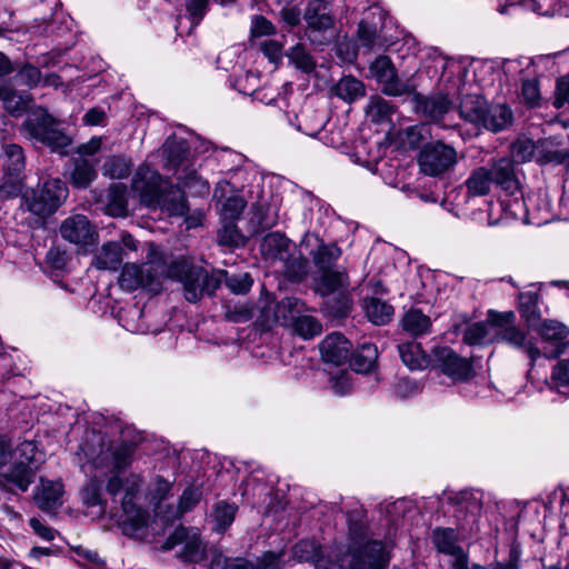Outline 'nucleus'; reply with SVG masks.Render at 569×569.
Returning a JSON list of instances; mask_svg holds the SVG:
<instances>
[{
  "label": "nucleus",
  "mask_w": 569,
  "mask_h": 569,
  "mask_svg": "<svg viewBox=\"0 0 569 569\" xmlns=\"http://www.w3.org/2000/svg\"><path fill=\"white\" fill-rule=\"evenodd\" d=\"M313 565L316 569H346L337 549L321 548L313 559Z\"/></svg>",
  "instance_id": "nucleus-48"
},
{
  "label": "nucleus",
  "mask_w": 569,
  "mask_h": 569,
  "mask_svg": "<svg viewBox=\"0 0 569 569\" xmlns=\"http://www.w3.org/2000/svg\"><path fill=\"white\" fill-rule=\"evenodd\" d=\"M292 328L296 333L306 340L320 335L322 331L321 323L312 316L303 312L300 313Z\"/></svg>",
  "instance_id": "nucleus-47"
},
{
  "label": "nucleus",
  "mask_w": 569,
  "mask_h": 569,
  "mask_svg": "<svg viewBox=\"0 0 569 569\" xmlns=\"http://www.w3.org/2000/svg\"><path fill=\"white\" fill-rule=\"evenodd\" d=\"M127 202L126 187L122 183L111 184L106 197V212L112 217H126Z\"/></svg>",
  "instance_id": "nucleus-31"
},
{
  "label": "nucleus",
  "mask_w": 569,
  "mask_h": 569,
  "mask_svg": "<svg viewBox=\"0 0 569 569\" xmlns=\"http://www.w3.org/2000/svg\"><path fill=\"white\" fill-rule=\"evenodd\" d=\"M493 184L492 172L486 167H479L471 171L465 181L468 196L483 197L490 192Z\"/></svg>",
  "instance_id": "nucleus-29"
},
{
  "label": "nucleus",
  "mask_w": 569,
  "mask_h": 569,
  "mask_svg": "<svg viewBox=\"0 0 569 569\" xmlns=\"http://www.w3.org/2000/svg\"><path fill=\"white\" fill-rule=\"evenodd\" d=\"M99 470L96 469V472L90 475V479L81 492L83 503L89 507L101 503V486L103 480L100 478Z\"/></svg>",
  "instance_id": "nucleus-44"
},
{
  "label": "nucleus",
  "mask_w": 569,
  "mask_h": 569,
  "mask_svg": "<svg viewBox=\"0 0 569 569\" xmlns=\"http://www.w3.org/2000/svg\"><path fill=\"white\" fill-rule=\"evenodd\" d=\"M538 297L532 292H523L519 296L520 311L527 321L531 322L537 318L536 309Z\"/></svg>",
  "instance_id": "nucleus-62"
},
{
  "label": "nucleus",
  "mask_w": 569,
  "mask_h": 569,
  "mask_svg": "<svg viewBox=\"0 0 569 569\" xmlns=\"http://www.w3.org/2000/svg\"><path fill=\"white\" fill-rule=\"evenodd\" d=\"M68 189L60 179H48L38 186L37 189L26 193L24 202L30 212L46 218L54 213L64 202Z\"/></svg>",
  "instance_id": "nucleus-10"
},
{
  "label": "nucleus",
  "mask_w": 569,
  "mask_h": 569,
  "mask_svg": "<svg viewBox=\"0 0 569 569\" xmlns=\"http://www.w3.org/2000/svg\"><path fill=\"white\" fill-rule=\"evenodd\" d=\"M515 313L506 312L493 316L495 337L509 346L525 351L533 363L540 356V350L527 339L526 335L513 325Z\"/></svg>",
  "instance_id": "nucleus-13"
},
{
  "label": "nucleus",
  "mask_w": 569,
  "mask_h": 569,
  "mask_svg": "<svg viewBox=\"0 0 569 569\" xmlns=\"http://www.w3.org/2000/svg\"><path fill=\"white\" fill-rule=\"evenodd\" d=\"M123 260L122 247L119 242L109 241L102 244L93 257L91 266L98 270L116 271Z\"/></svg>",
  "instance_id": "nucleus-26"
},
{
  "label": "nucleus",
  "mask_w": 569,
  "mask_h": 569,
  "mask_svg": "<svg viewBox=\"0 0 569 569\" xmlns=\"http://www.w3.org/2000/svg\"><path fill=\"white\" fill-rule=\"evenodd\" d=\"M199 499H200V495L198 493V491L196 489H192V488L186 489L180 497L179 506H178L177 510L174 511V513L166 515L164 519L167 521H172L176 518L181 517L183 513L190 511L199 502Z\"/></svg>",
  "instance_id": "nucleus-55"
},
{
  "label": "nucleus",
  "mask_w": 569,
  "mask_h": 569,
  "mask_svg": "<svg viewBox=\"0 0 569 569\" xmlns=\"http://www.w3.org/2000/svg\"><path fill=\"white\" fill-rule=\"evenodd\" d=\"M353 539L347 555L348 569H387L390 555L387 546L379 540H363L362 526L350 525Z\"/></svg>",
  "instance_id": "nucleus-6"
},
{
  "label": "nucleus",
  "mask_w": 569,
  "mask_h": 569,
  "mask_svg": "<svg viewBox=\"0 0 569 569\" xmlns=\"http://www.w3.org/2000/svg\"><path fill=\"white\" fill-rule=\"evenodd\" d=\"M451 102L445 96H437L425 102V112L435 121H440L450 110Z\"/></svg>",
  "instance_id": "nucleus-54"
},
{
  "label": "nucleus",
  "mask_w": 569,
  "mask_h": 569,
  "mask_svg": "<svg viewBox=\"0 0 569 569\" xmlns=\"http://www.w3.org/2000/svg\"><path fill=\"white\" fill-rule=\"evenodd\" d=\"M321 547L313 540H301L292 550L293 558L298 561H312L318 556Z\"/></svg>",
  "instance_id": "nucleus-57"
},
{
  "label": "nucleus",
  "mask_w": 569,
  "mask_h": 569,
  "mask_svg": "<svg viewBox=\"0 0 569 569\" xmlns=\"http://www.w3.org/2000/svg\"><path fill=\"white\" fill-rule=\"evenodd\" d=\"M260 251L266 259L279 261L281 270L289 277L296 278L306 272L307 261L295 256L293 243L279 232L267 234L260 244Z\"/></svg>",
  "instance_id": "nucleus-8"
},
{
  "label": "nucleus",
  "mask_w": 569,
  "mask_h": 569,
  "mask_svg": "<svg viewBox=\"0 0 569 569\" xmlns=\"http://www.w3.org/2000/svg\"><path fill=\"white\" fill-rule=\"evenodd\" d=\"M495 336L493 320L490 325L475 322L470 325L463 335V340L468 345H482L491 341Z\"/></svg>",
  "instance_id": "nucleus-42"
},
{
  "label": "nucleus",
  "mask_w": 569,
  "mask_h": 569,
  "mask_svg": "<svg viewBox=\"0 0 569 569\" xmlns=\"http://www.w3.org/2000/svg\"><path fill=\"white\" fill-rule=\"evenodd\" d=\"M568 328L555 320L543 321L540 327V336L542 340L551 345L548 349L545 347L543 355L548 358H556L563 352L565 340L568 337Z\"/></svg>",
  "instance_id": "nucleus-24"
},
{
  "label": "nucleus",
  "mask_w": 569,
  "mask_h": 569,
  "mask_svg": "<svg viewBox=\"0 0 569 569\" xmlns=\"http://www.w3.org/2000/svg\"><path fill=\"white\" fill-rule=\"evenodd\" d=\"M189 539L190 540L187 541L186 551H177V557L184 562L199 563L204 559L206 546L197 528H192V533Z\"/></svg>",
  "instance_id": "nucleus-39"
},
{
  "label": "nucleus",
  "mask_w": 569,
  "mask_h": 569,
  "mask_svg": "<svg viewBox=\"0 0 569 569\" xmlns=\"http://www.w3.org/2000/svg\"><path fill=\"white\" fill-rule=\"evenodd\" d=\"M17 78L19 79V81L29 87V88H33L36 87L37 84L40 83L41 81V72L38 68L31 66V64H26L24 67H22L20 69V71L17 73Z\"/></svg>",
  "instance_id": "nucleus-63"
},
{
  "label": "nucleus",
  "mask_w": 569,
  "mask_h": 569,
  "mask_svg": "<svg viewBox=\"0 0 569 569\" xmlns=\"http://www.w3.org/2000/svg\"><path fill=\"white\" fill-rule=\"evenodd\" d=\"M423 389L420 381L411 379H400L393 387V396L398 399H408L419 395Z\"/></svg>",
  "instance_id": "nucleus-58"
},
{
  "label": "nucleus",
  "mask_w": 569,
  "mask_h": 569,
  "mask_svg": "<svg viewBox=\"0 0 569 569\" xmlns=\"http://www.w3.org/2000/svg\"><path fill=\"white\" fill-rule=\"evenodd\" d=\"M352 345L341 333H331L320 343L322 359L340 366L349 360Z\"/></svg>",
  "instance_id": "nucleus-22"
},
{
  "label": "nucleus",
  "mask_w": 569,
  "mask_h": 569,
  "mask_svg": "<svg viewBox=\"0 0 569 569\" xmlns=\"http://www.w3.org/2000/svg\"><path fill=\"white\" fill-rule=\"evenodd\" d=\"M26 166L23 150L16 143L3 146V169L11 177H18Z\"/></svg>",
  "instance_id": "nucleus-33"
},
{
  "label": "nucleus",
  "mask_w": 569,
  "mask_h": 569,
  "mask_svg": "<svg viewBox=\"0 0 569 569\" xmlns=\"http://www.w3.org/2000/svg\"><path fill=\"white\" fill-rule=\"evenodd\" d=\"M219 243L227 247H241L246 239L239 232L234 221H226L218 234Z\"/></svg>",
  "instance_id": "nucleus-53"
},
{
  "label": "nucleus",
  "mask_w": 569,
  "mask_h": 569,
  "mask_svg": "<svg viewBox=\"0 0 569 569\" xmlns=\"http://www.w3.org/2000/svg\"><path fill=\"white\" fill-rule=\"evenodd\" d=\"M80 451L94 469L110 468L112 472H120L131 463L134 447L131 443H122L114 449L104 448L102 437L92 435L90 442L80 446Z\"/></svg>",
  "instance_id": "nucleus-7"
},
{
  "label": "nucleus",
  "mask_w": 569,
  "mask_h": 569,
  "mask_svg": "<svg viewBox=\"0 0 569 569\" xmlns=\"http://www.w3.org/2000/svg\"><path fill=\"white\" fill-rule=\"evenodd\" d=\"M0 101L3 108L13 116H20L30 102V96L17 91L9 83L0 81Z\"/></svg>",
  "instance_id": "nucleus-28"
},
{
  "label": "nucleus",
  "mask_w": 569,
  "mask_h": 569,
  "mask_svg": "<svg viewBox=\"0 0 569 569\" xmlns=\"http://www.w3.org/2000/svg\"><path fill=\"white\" fill-rule=\"evenodd\" d=\"M436 367L453 382L467 381L473 376L469 360L458 356L449 348L438 349L435 353Z\"/></svg>",
  "instance_id": "nucleus-18"
},
{
  "label": "nucleus",
  "mask_w": 569,
  "mask_h": 569,
  "mask_svg": "<svg viewBox=\"0 0 569 569\" xmlns=\"http://www.w3.org/2000/svg\"><path fill=\"white\" fill-rule=\"evenodd\" d=\"M321 270L322 274L318 282V290L321 295L332 293L348 284V277L345 272L330 270L329 268Z\"/></svg>",
  "instance_id": "nucleus-41"
},
{
  "label": "nucleus",
  "mask_w": 569,
  "mask_h": 569,
  "mask_svg": "<svg viewBox=\"0 0 569 569\" xmlns=\"http://www.w3.org/2000/svg\"><path fill=\"white\" fill-rule=\"evenodd\" d=\"M521 98L531 108L539 104L541 96L537 79H526L522 81Z\"/></svg>",
  "instance_id": "nucleus-59"
},
{
  "label": "nucleus",
  "mask_w": 569,
  "mask_h": 569,
  "mask_svg": "<svg viewBox=\"0 0 569 569\" xmlns=\"http://www.w3.org/2000/svg\"><path fill=\"white\" fill-rule=\"evenodd\" d=\"M363 308L368 319L377 326L388 323L393 316L392 306L378 298L372 297L365 299Z\"/></svg>",
  "instance_id": "nucleus-32"
},
{
  "label": "nucleus",
  "mask_w": 569,
  "mask_h": 569,
  "mask_svg": "<svg viewBox=\"0 0 569 569\" xmlns=\"http://www.w3.org/2000/svg\"><path fill=\"white\" fill-rule=\"evenodd\" d=\"M431 543L435 549L452 562V567L466 560L467 553L459 542L458 535L452 528L437 527L431 533Z\"/></svg>",
  "instance_id": "nucleus-20"
},
{
  "label": "nucleus",
  "mask_w": 569,
  "mask_h": 569,
  "mask_svg": "<svg viewBox=\"0 0 569 569\" xmlns=\"http://www.w3.org/2000/svg\"><path fill=\"white\" fill-rule=\"evenodd\" d=\"M192 528L179 527L166 539L161 546L162 550L179 548L178 551H186L187 541L190 540Z\"/></svg>",
  "instance_id": "nucleus-56"
},
{
  "label": "nucleus",
  "mask_w": 569,
  "mask_h": 569,
  "mask_svg": "<svg viewBox=\"0 0 569 569\" xmlns=\"http://www.w3.org/2000/svg\"><path fill=\"white\" fill-rule=\"evenodd\" d=\"M330 388L339 396L347 395L352 388L350 373L343 370L332 372L330 378Z\"/></svg>",
  "instance_id": "nucleus-61"
},
{
  "label": "nucleus",
  "mask_w": 569,
  "mask_h": 569,
  "mask_svg": "<svg viewBox=\"0 0 569 569\" xmlns=\"http://www.w3.org/2000/svg\"><path fill=\"white\" fill-rule=\"evenodd\" d=\"M458 163V152L441 141L426 143L418 156L420 171L429 177H442Z\"/></svg>",
  "instance_id": "nucleus-12"
},
{
  "label": "nucleus",
  "mask_w": 569,
  "mask_h": 569,
  "mask_svg": "<svg viewBox=\"0 0 569 569\" xmlns=\"http://www.w3.org/2000/svg\"><path fill=\"white\" fill-rule=\"evenodd\" d=\"M335 92L337 97L350 103L365 94V87L358 79L345 77L336 84Z\"/></svg>",
  "instance_id": "nucleus-40"
},
{
  "label": "nucleus",
  "mask_w": 569,
  "mask_h": 569,
  "mask_svg": "<svg viewBox=\"0 0 569 569\" xmlns=\"http://www.w3.org/2000/svg\"><path fill=\"white\" fill-rule=\"evenodd\" d=\"M96 178V170L87 160H78L71 172V183L77 188L88 187Z\"/></svg>",
  "instance_id": "nucleus-46"
},
{
  "label": "nucleus",
  "mask_w": 569,
  "mask_h": 569,
  "mask_svg": "<svg viewBox=\"0 0 569 569\" xmlns=\"http://www.w3.org/2000/svg\"><path fill=\"white\" fill-rule=\"evenodd\" d=\"M306 309L305 303L297 298H286L279 302H269L262 309L263 322L283 327H293L300 313Z\"/></svg>",
  "instance_id": "nucleus-17"
},
{
  "label": "nucleus",
  "mask_w": 569,
  "mask_h": 569,
  "mask_svg": "<svg viewBox=\"0 0 569 569\" xmlns=\"http://www.w3.org/2000/svg\"><path fill=\"white\" fill-rule=\"evenodd\" d=\"M136 496L129 490L122 500L121 526L124 535L141 538L148 525V513L136 505Z\"/></svg>",
  "instance_id": "nucleus-19"
},
{
  "label": "nucleus",
  "mask_w": 569,
  "mask_h": 569,
  "mask_svg": "<svg viewBox=\"0 0 569 569\" xmlns=\"http://www.w3.org/2000/svg\"><path fill=\"white\" fill-rule=\"evenodd\" d=\"M213 198L220 203V213L224 221H234L246 207L243 198L234 193L228 181H219Z\"/></svg>",
  "instance_id": "nucleus-21"
},
{
  "label": "nucleus",
  "mask_w": 569,
  "mask_h": 569,
  "mask_svg": "<svg viewBox=\"0 0 569 569\" xmlns=\"http://www.w3.org/2000/svg\"><path fill=\"white\" fill-rule=\"evenodd\" d=\"M61 237L78 247L84 248L98 241V232L84 214H73L60 226Z\"/></svg>",
  "instance_id": "nucleus-16"
},
{
  "label": "nucleus",
  "mask_w": 569,
  "mask_h": 569,
  "mask_svg": "<svg viewBox=\"0 0 569 569\" xmlns=\"http://www.w3.org/2000/svg\"><path fill=\"white\" fill-rule=\"evenodd\" d=\"M164 153L167 156V166L179 174L182 169L188 152L187 144L183 140L168 139L164 143Z\"/></svg>",
  "instance_id": "nucleus-38"
},
{
  "label": "nucleus",
  "mask_w": 569,
  "mask_h": 569,
  "mask_svg": "<svg viewBox=\"0 0 569 569\" xmlns=\"http://www.w3.org/2000/svg\"><path fill=\"white\" fill-rule=\"evenodd\" d=\"M237 507L224 501L218 502L210 517L212 522V530L223 532L231 526L234 520Z\"/></svg>",
  "instance_id": "nucleus-35"
},
{
  "label": "nucleus",
  "mask_w": 569,
  "mask_h": 569,
  "mask_svg": "<svg viewBox=\"0 0 569 569\" xmlns=\"http://www.w3.org/2000/svg\"><path fill=\"white\" fill-rule=\"evenodd\" d=\"M310 253L320 269H327L340 257L341 251L336 244H320L317 251L311 250Z\"/></svg>",
  "instance_id": "nucleus-50"
},
{
  "label": "nucleus",
  "mask_w": 569,
  "mask_h": 569,
  "mask_svg": "<svg viewBox=\"0 0 569 569\" xmlns=\"http://www.w3.org/2000/svg\"><path fill=\"white\" fill-rule=\"evenodd\" d=\"M401 325L406 332L417 337L429 332L431 320L420 310H410L403 316Z\"/></svg>",
  "instance_id": "nucleus-34"
},
{
  "label": "nucleus",
  "mask_w": 569,
  "mask_h": 569,
  "mask_svg": "<svg viewBox=\"0 0 569 569\" xmlns=\"http://www.w3.org/2000/svg\"><path fill=\"white\" fill-rule=\"evenodd\" d=\"M377 358V347L371 343H365L353 355L351 367L357 372L367 373L375 368Z\"/></svg>",
  "instance_id": "nucleus-36"
},
{
  "label": "nucleus",
  "mask_w": 569,
  "mask_h": 569,
  "mask_svg": "<svg viewBox=\"0 0 569 569\" xmlns=\"http://www.w3.org/2000/svg\"><path fill=\"white\" fill-rule=\"evenodd\" d=\"M130 172V161L120 156H113L106 160L103 174L112 179L126 178Z\"/></svg>",
  "instance_id": "nucleus-49"
},
{
  "label": "nucleus",
  "mask_w": 569,
  "mask_h": 569,
  "mask_svg": "<svg viewBox=\"0 0 569 569\" xmlns=\"http://www.w3.org/2000/svg\"><path fill=\"white\" fill-rule=\"evenodd\" d=\"M552 381L557 388L569 386V360L560 361L553 369Z\"/></svg>",
  "instance_id": "nucleus-64"
},
{
  "label": "nucleus",
  "mask_w": 569,
  "mask_h": 569,
  "mask_svg": "<svg viewBox=\"0 0 569 569\" xmlns=\"http://www.w3.org/2000/svg\"><path fill=\"white\" fill-rule=\"evenodd\" d=\"M453 515L462 536H472L479 531L482 511V493L476 490H463L449 496Z\"/></svg>",
  "instance_id": "nucleus-11"
},
{
  "label": "nucleus",
  "mask_w": 569,
  "mask_h": 569,
  "mask_svg": "<svg viewBox=\"0 0 569 569\" xmlns=\"http://www.w3.org/2000/svg\"><path fill=\"white\" fill-rule=\"evenodd\" d=\"M177 179L196 196H206L209 193L210 186L208 181L198 176L194 170L182 168Z\"/></svg>",
  "instance_id": "nucleus-43"
},
{
  "label": "nucleus",
  "mask_w": 569,
  "mask_h": 569,
  "mask_svg": "<svg viewBox=\"0 0 569 569\" xmlns=\"http://www.w3.org/2000/svg\"><path fill=\"white\" fill-rule=\"evenodd\" d=\"M143 264L127 263L123 266L118 283L126 291H134L139 288H146L150 291H159L160 279L164 278L161 266L166 264V254H163L154 243L148 244V253Z\"/></svg>",
  "instance_id": "nucleus-2"
},
{
  "label": "nucleus",
  "mask_w": 569,
  "mask_h": 569,
  "mask_svg": "<svg viewBox=\"0 0 569 569\" xmlns=\"http://www.w3.org/2000/svg\"><path fill=\"white\" fill-rule=\"evenodd\" d=\"M552 143L548 140L536 143L529 138H519L511 146V154L519 162L530 161L536 158L540 163L561 162L563 156L560 151L553 150Z\"/></svg>",
  "instance_id": "nucleus-15"
},
{
  "label": "nucleus",
  "mask_w": 569,
  "mask_h": 569,
  "mask_svg": "<svg viewBox=\"0 0 569 569\" xmlns=\"http://www.w3.org/2000/svg\"><path fill=\"white\" fill-rule=\"evenodd\" d=\"M305 20L308 28L316 31L330 29L333 24L328 3L322 0H313L308 4L305 12Z\"/></svg>",
  "instance_id": "nucleus-27"
},
{
  "label": "nucleus",
  "mask_w": 569,
  "mask_h": 569,
  "mask_svg": "<svg viewBox=\"0 0 569 569\" xmlns=\"http://www.w3.org/2000/svg\"><path fill=\"white\" fill-rule=\"evenodd\" d=\"M357 37L359 44L369 50H381L391 44V42L378 34L375 26L365 22H360Z\"/></svg>",
  "instance_id": "nucleus-37"
},
{
  "label": "nucleus",
  "mask_w": 569,
  "mask_h": 569,
  "mask_svg": "<svg viewBox=\"0 0 569 569\" xmlns=\"http://www.w3.org/2000/svg\"><path fill=\"white\" fill-rule=\"evenodd\" d=\"M400 358L410 370H422L428 367L429 359L416 341L405 342L398 346Z\"/></svg>",
  "instance_id": "nucleus-30"
},
{
  "label": "nucleus",
  "mask_w": 569,
  "mask_h": 569,
  "mask_svg": "<svg viewBox=\"0 0 569 569\" xmlns=\"http://www.w3.org/2000/svg\"><path fill=\"white\" fill-rule=\"evenodd\" d=\"M13 466L6 472L7 479L21 491H27L36 470L43 461V453L33 441H23L12 451Z\"/></svg>",
  "instance_id": "nucleus-9"
},
{
  "label": "nucleus",
  "mask_w": 569,
  "mask_h": 569,
  "mask_svg": "<svg viewBox=\"0 0 569 569\" xmlns=\"http://www.w3.org/2000/svg\"><path fill=\"white\" fill-rule=\"evenodd\" d=\"M164 278L178 279L183 283L184 297L190 302L198 301L203 293L211 295L218 287V281L200 267L190 266L184 260H174L161 266Z\"/></svg>",
  "instance_id": "nucleus-5"
},
{
  "label": "nucleus",
  "mask_w": 569,
  "mask_h": 569,
  "mask_svg": "<svg viewBox=\"0 0 569 569\" xmlns=\"http://www.w3.org/2000/svg\"><path fill=\"white\" fill-rule=\"evenodd\" d=\"M63 485L60 481L41 479L36 487L33 499L46 512H52L62 505Z\"/></svg>",
  "instance_id": "nucleus-23"
},
{
  "label": "nucleus",
  "mask_w": 569,
  "mask_h": 569,
  "mask_svg": "<svg viewBox=\"0 0 569 569\" xmlns=\"http://www.w3.org/2000/svg\"><path fill=\"white\" fill-rule=\"evenodd\" d=\"M492 172L493 183L499 186L509 194H515L519 190V180L515 172L513 160L509 158L498 159L489 169Z\"/></svg>",
  "instance_id": "nucleus-25"
},
{
  "label": "nucleus",
  "mask_w": 569,
  "mask_h": 569,
  "mask_svg": "<svg viewBox=\"0 0 569 569\" xmlns=\"http://www.w3.org/2000/svg\"><path fill=\"white\" fill-rule=\"evenodd\" d=\"M252 563L242 558H227L219 551H213L209 569H250Z\"/></svg>",
  "instance_id": "nucleus-51"
},
{
  "label": "nucleus",
  "mask_w": 569,
  "mask_h": 569,
  "mask_svg": "<svg viewBox=\"0 0 569 569\" xmlns=\"http://www.w3.org/2000/svg\"><path fill=\"white\" fill-rule=\"evenodd\" d=\"M132 191L149 208H160L170 216L182 217L188 212L184 192L179 187L161 188L160 174L149 166H140L132 179Z\"/></svg>",
  "instance_id": "nucleus-1"
},
{
  "label": "nucleus",
  "mask_w": 569,
  "mask_h": 569,
  "mask_svg": "<svg viewBox=\"0 0 569 569\" xmlns=\"http://www.w3.org/2000/svg\"><path fill=\"white\" fill-rule=\"evenodd\" d=\"M367 113L375 122H381L389 119L393 113L392 106L381 97H372L367 107Z\"/></svg>",
  "instance_id": "nucleus-52"
},
{
  "label": "nucleus",
  "mask_w": 569,
  "mask_h": 569,
  "mask_svg": "<svg viewBox=\"0 0 569 569\" xmlns=\"http://www.w3.org/2000/svg\"><path fill=\"white\" fill-rule=\"evenodd\" d=\"M297 120V129L309 137H316L325 128V118L317 112H302Z\"/></svg>",
  "instance_id": "nucleus-45"
},
{
  "label": "nucleus",
  "mask_w": 569,
  "mask_h": 569,
  "mask_svg": "<svg viewBox=\"0 0 569 569\" xmlns=\"http://www.w3.org/2000/svg\"><path fill=\"white\" fill-rule=\"evenodd\" d=\"M252 282L251 276L247 272L226 278L227 287L236 295H246L249 292Z\"/></svg>",
  "instance_id": "nucleus-60"
},
{
  "label": "nucleus",
  "mask_w": 569,
  "mask_h": 569,
  "mask_svg": "<svg viewBox=\"0 0 569 569\" xmlns=\"http://www.w3.org/2000/svg\"><path fill=\"white\" fill-rule=\"evenodd\" d=\"M20 132L33 144L46 146L53 152L64 153L71 143V139L59 128V123L40 108L28 113Z\"/></svg>",
  "instance_id": "nucleus-3"
},
{
  "label": "nucleus",
  "mask_w": 569,
  "mask_h": 569,
  "mask_svg": "<svg viewBox=\"0 0 569 569\" xmlns=\"http://www.w3.org/2000/svg\"><path fill=\"white\" fill-rule=\"evenodd\" d=\"M460 117L476 128L500 131L511 123V110L505 104L488 106L480 96L469 94L461 99Z\"/></svg>",
  "instance_id": "nucleus-4"
},
{
  "label": "nucleus",
  "mask_w": 569,
  "mask_h": 569,
  "mask_svg": "<svg viewBox=\"0 0 569 569\" xmlns=\"http://www.w3.org/2000/svg\"><path fill=\"white\" fill-rule=\"evenodd\" d=\"M370 74L381 86L382 92L388 96L410 94L415 86L410 81H401L397 77L396 69L387 56L378 57L369 68Z\"/></svg>",
  "instance_id": "nucleus-14"
}]
</instances>
